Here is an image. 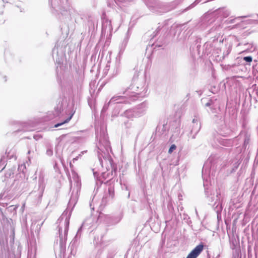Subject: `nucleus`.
Instances as JSON below:
<instances>
[{"instance_id": "1", "label": "nucleus", "mask_w": 258, "mask_h": 258, "mask_svg": "<svg viewBox=\"0 0 258 258\" xmlns=\"http://www.w3.org/2000/svg\"><path fill=\"white\" fill-rule=\"evenodd\" d=\"M69 225V221L68 219H66L63 223V227L59 228V237L60 241H62L63 239H66Z\"/></svg>"}, {"instance_id": "8", "label": "nucleus", "mask_w": 258, "mask_h": 258, "mask_svg": "<svg viewBox=\"0 0 258 258\" xmlns=\"http://www.w3.org/2000/svg\"><path fill=\"white\" fill-rule=\"evenodd\" d=\"M195 119H193V122H195Z\"/></svg>"}, {"instance_id": "5", "label": "nucleus", "mask_w": 258, "mask_h": 258, "mask_svg": "<svg viewBox=\"0 0 258 258\" xmlns=\"http://www.w3.org/2000/svg\"><path fill=\"white\" fill-rule=\"evenodd\" d=\"M243 59L246 62H251L252 61V57L251 56H246L244 57Z\"/></svg>"}, {"instance_id": "3", "label": "nucleus", "mask_w": 258, "mask_h": 258, "mask_svg": "<svg viewBox=\"0 0 258 258\" xmlns=\"http://www.w3.org/2000/svg\"><path fill=\"white\" fill-rule=\"evenodd\" d=\"M72 115L70 117L68 118L67 119H66L63 122H62L61 123H57V124H55L54 125V127H57L61 125L62 124H64L65 123L68 122L71 120V119L72 118Z\"/></svg>"}, {"instance_id": "6", "label": "nucleus", "mask_w": 258, "mask_h": 258, "mask_svg": "<svg viewBox=\"0 0 258 258\" xmlns=\"http://www.w3.org/2000/svg\"><path fill=\"white\" fill-rule=\"evenodd\" d=\"M4 22V18L2 15H0V24Z\"/></svg>"}, {"instance_id": "4", "label": "nucleus", "mask_w": 258, "mask_h": 258, "mask_svg": "<svg viewBox=\"0 0 258 258\" xmlns=\"http://www.w3.org/2000/svg\"><path fill=\"white\" fill-rule=\"evenodd\" d=\"M176 146L175 145H172L169 149L168 153L171 154L174 150L176 149Z\"/></svg>"}, {"instance_id": "2", "label": "nucleus", "mask_w": 258, "mask_h": 258, "mask_svg": "<svg viewBox=\"0 0 258 258\" xmlns=\"http://www.w3.org/2000/svg\"><path fill=\"white\" fill-rule=\"evenodd\" d=\"M203 250V245H197L187 256L186 258H197Z\"/></svg>"}, {"instance_id": "7", "label": "nucleus", "mask_w": 258, "mask_h": 258, "mask_svg": "<svg viewBox=\"0 0 258 258\" xmlns=\"http://www.w3.org/2000/svg\"><path fill=\"white\" fill-rule=\"evenodd\" d=\"M74 160H77V158H74L73 161H74Z\"/></svg>"}, {"instance_id": "9", "label": "nucleus", "mask_w": 258, "mask_h": 258, "mask_svg": "<svg viewBox=\"0 0 258 258\" xmlns=\"http://www.w3.org/2000/svg\"><path fill=\"white\" fill-rule=\"evenodd\" d=\"M197 1H198V3H199V0H197V1H196V2H197Z\"/></svg>"}]
</instances>
